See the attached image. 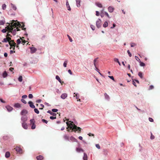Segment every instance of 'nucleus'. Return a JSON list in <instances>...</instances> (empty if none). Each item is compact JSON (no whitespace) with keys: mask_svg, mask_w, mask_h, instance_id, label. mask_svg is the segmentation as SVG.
<instances>
[{"mask_svg":"<svg viewBox=\"0 0 160 160\" xmlns=\"http://www.w3.org/2000/svg\"><path fill=\"white\" fill-rule=\"evenodd\" d=\"M35 121L34 119L30 120V124L32 125L31 128L33 129L35 128L36 125L35 124Z\"/></svg>","mask_w":160,"mask_h":160,"instance_id":"nucleus-4","label":"nucleus"},{"mask_svg":"<svg viewBox=\"0 0 160 160\" xmlns=\"http://www.w3.org/2000/svg\"><path fill=\"white\" fill-rule=\"evenodd\" d=\"M34 111L35 113H36L37 114H39V111L38 110L37 108H35L34 109Z\"/></svg>","mask_w":160,"mask_h":160,"instance_id":"nucleus-36","label":"nucleus"},{"mask_svg":"<svg viewBox=\"0 0 160 160\" xmlns=\"http://www.w3.org/2000/svg\"><path fill=\"white\" fill-rule=\"evenodd\" d=\"M66 5L68 10L70 11L71 10V9L69 5L68 1V0H67L66 1Z\"/></svg>","mask_w":160,"mask_h":160,"instance_id":"nucleus-15","label":"nucleus"},{"mask_svg":"<svg viewBox=\"0 0 160 160\" xmlns=\"http://www.w3.org/2000/svg\"><path fill=\"white\" fill-rule=\"evenodd\" d=\"M5 22L4 21H0V25H3L5 23Z\"/></svg>","mask_w":160,"mask_h":160,"instance_id":"nucleus-41","label":"nucleus"},{"mask_svg":"<svg viewBox=\"0 0 160 160\" xmlns=\"http://www.w3.org/2000/svg\"><path fill=\"white\" fill-rule=\"evenodd\" d=\"M14 149L18 153L21 154L23 152L22 150L19 147H16Z\"/></svg>","mask_w":160,"mask_h":160,"instance_id":"nucleus-3","label":"nucleus"},{"mask_svg":"<svg viewBox=\"0 0 160 160\" xmlns=\"http://www.w3.org/2000/svg\"><path fill=\"white\" fill-rule=\"evenodd\" d=\"M27 111L25 109L23 110L21 112V114L22 115H25L27 113Z\"/></svg>","mask_w":160,"mask_h":160,"instance_id":"nucleus-16","label":"nucleus"},{"mask_svg":"<svg viewBox=\"0 0 160 160\" xmlns=\"http://www.w3.org/2000/svg\"><path fill=\"white\" fill-rule=\"evenodd\" d=\"M21 120L22 122H25L27 120V118L26 116H23L21 118Z\"/></svg>","mask_w":160,"mask_h":160,"instance_id":"nucleus-7","label":"nucleus"},{"mask_svg":"<svg viewBox=\"0 0 160 160\" xmlns=\"http://www.w3.org/2000/svg\"><path fill=\"white\" fill-rule=\"evenodd\" d=\"M154 136H153L152 133L151 132V137H150V138L151 139H154Z\"/></svg>","mask_w":160,"mask_h":160,"instance_id":"nucleus-47","label":"nucleus"},{"mask_svg":"<svg viewBox=\"0 0 160 160\" xmlns=\"http://www.w3.org/2000/svg\"><path fill=\"white\" fill-rule=\"evenodd\" d=\"M108 10L109 12H113L114 8L112 7L109 6L108 8Z\"/></svg>","mask_w":160,"mask_h":160,"instance_id":"nucleus-14","label":"nucleus"},{"mask_svg":"<svg viewBox=\"0 0 160 160\" xmlns=\"http://www.w3.org/2000/svg\"><path fill=\"white\" fill-rule=\"evenodd\" d=\"M114 61L115 62H117L120 66L121 65V64L119 62L118 59L117 58H115L114 59Z\"/></svg>","mask_w":160,"mask_h":160,"instance_id":"nucleus-27","label":"nucleus"},{"mask_svg":"<svg viewBox=\"0 0 160 160\" xmlns=\"http://www.w3.org/2000/svg\"><path fill=\"white\" fill-rule=\"evenodd\" d=\"M108 22L107 21H106L104 22V23L103 24V27L104 28H106L108 26Z\"/></svg>","mask_w":160,"mask_h":160,"instance_id":"nucleus-26","label":"nucleus"},{"mask_svg":"<svg viewBox=\"0 0 160 160\" xmlns=\"http://www.w3.org/2000/svg\"><path fill=\"white\" fill-rule=\"evenodd\" d=\"M96 146L98 149H100V147L99 144H96Z\"/></svg>","mask_w":160,"mask_h":160,"instance_id":"nucleus-57","label":"nucleus"},{"mask_svg":"<svg viewBox=\"0 0 160 160\" xmlns=\"http://www.w3.org/2000/svg\"><path fill=\"white\" fill-rule=\"evenodd\" d=\"M40 106H41V108H40L39 109L42 110L43 109V108H44V105L42 104H40Z\"/></svg>","mask_w":160,"mask_h":160,"instance_id":"nucleus-56","label":"nucleus"},{"mask_svg":"<svg viewBox=\"0 0 160 160\" xmlns=\"http://www.w3.org/2000/svg\"><path fill=\"white\" fill-rule=\"evenodd\" d=\"M104 96H105L106 99H109V96L106 93H105L104 94Z\"/></svg>","mask_w":160,"mask_h":160,"instance_id":"nucleus-33","label":"nucleus"},{"mask_svg":"<svg viewBox=\"0 0 160 160\" xmlns=\"http://www.w3.org/2000/svg\"><path fill=\"white\" fill-rule=\"evenodd\" d=\"M135 59L137 60V61L138 62H140L141 61H140V59L137 56H135Z\"/></svg>","mask_w":160,"mask_h":160,"instance_id":"nucleus-39","label":"nucleus"},{"mask_svg":"<svg viewBox=\"0 0 160 160\" xmlns=\"http://www.w3.org/2000/svg\"><path fill=\"white\" fill-rule=\"evenodd\" d=\"M7 73L6 71H5L3 73L2 76L3 78H6L7 76Z\"/></svg>","mask_w":160,"mask_h":160,"instance_id":"nucleus-25","label":"nucleus"},{"mask_svg":"<svg viewBox=\"0 0 160 160\" xmlns=\"http://www.w3.org/2000/svg\"><path fill=\"white\" fill-rule=\"evenodd\" d=\"M70 140H71L72 141H73L75 139L74 137H71L70 138Z\"/></svg>","mask_w":160,"mask_h":160,"instance_id":"nucleus-61","label":"nucleus"},{"mask_svg":"<svg viewBox=\"0 0 160 160\" xmlns=\"http://www.w3.org/2000/svg\"><path fill=\"white\" fill-rule=\"evenodd\" d=\"M96 5L99 8H102V4L101 3H100L99 2H96Z\"/></svg>","mask_w":160,"mask_h":160,"instance_id":"nucleus-23","label":"nucleus"},{"mask_svg":"<svg viewBox=\"0 0 160 160\" xmlns=\"http://www.w3.org/2000/svg\"><path fill=\"white\" fill-rule=\"evenodd\" d=\"M22 127L25 129H28V125L25 122L22 123Z\"/></svg>","mask_w":160,"mask_h":160,"instance_id":"nucleus-10","label":"nucleus"},{"mask_svg":"<svg viewBox=\"0 0 160 160\" xmlns=\"http://www.w3.org/2000/svg\"><path fill=\"white\" fill-rule=\"evenodd\" d=\"M33 97V95L32 94H29L28 97L29 98H32Z\"/></svg>","mask_w":160,"mask_h":160,"instance_id":"nucleus-54","label":"nucleus"},{"mask_svg":"<svg viewBox=\"0 0 160 160\" xmlns=\"http://www.w3.org/2000/svg\"><path fill=\"white\" fill-rule=\"evenodd\" d=\"M154 86L153 85H151L149 87V90H151L153 89Z\"/></svg>","mask_w":160,"mask_h":160,"instance_id":"nucleus-59","label":"nucleus"},{"mask_svg":"<svg viewBox=\"0 0 160 160\" xmlns=\"http://www.w3.org/2000/svg\"><path fill=\"white\" fill-rule=\"evenodd\" d=\"M91 28L93 30H94L95 29V27L93 25H91L90 26Z\"/></svg>","mask_w":160,"mask_h":160,"instance_id":"nucleus-49","label":"nucleus"},{"mask_svg":"<svg viewBox=\"0 0 160 160\" xmlns=\"http://www.w3.org/2000/svg\"><path fill=\"white\" fill-rule=\"evenodd\" d=\"M31 52V53H33L36 52L37 51V49L34 47H31L30 48Z\"/></svg>","mask_w":160,"mask_h":160,"instance_id":"nucleus-12","label":"nucleus"},{"mask_svg":"<svg viewBox=\"0 0 160 160\" xmlns=\"http://www.w3.org/2000/svg\"><path fill=\"white\" fill-rule=\"evenodd\" d=\"M97 58H95L93 62H94V65L95 67H96V62L97 61Z\"/></svg>","mask_w":160,"mask_h":160,"instance_id":"nucleus-42","label":"nucleus"},{"mask_svg":"<svg viewBox=\"0 0 160 160\" xmlns=\"http://www.w3.org/2000/svg\"><path fill=\"white\" fill-rule=\"evenodd\" d=\"M77 3V6L78 7H79L80 6V0H76Z\"/></svg>","mask_w":160,"mask_h":160,"instance_id":"nucleus-18","label":"nucleus"},{"mask_svg":"<svg viewBox=\"0 0 160 160\" xmlns=\"http://www.w3.org/2000/svg\"><path fill=\"white\" fill-rule=\"evenodd\" d=\"M108 77L111 79L112 80H113L114 81V78L113 76H108Z\"/></svg>","mask_w":160,"mask_h":160,"instance_id":"nucleus-62","label":"nucleus"},{"mask_svg":"<svg viewBox=\"0 0 160 160\" xmlns=\"http://www.w3.org/2000/svg\"><path fill=\"white\" fill-rule=\"evenodd\" d=\"M27 96L26 95H24L22 96V98H27Z\"/></svg>","mask_w":160,"mask_h":160,"instance_id":"nucleus-64","label":"nucleus"},{"mask_svg":"<svg viewBox=\"0 0 160 160\" xmlns=\"http://www.w3.org/2000/svg\"><path fill=\"white\" fill-rule=\"evenodd\" d=\"M52 112H56L58 111V110L57 109H52Z\"/></svg>","mask_w":160,"mask_h":160,"instance_id":"nucleus-50","label":"nucleus"},{"mask_svg":"<svg viewBox=\"0 0 160 160\" xmlns=\"http://www.w3.org/2000/svg\"><path fill=\"white\" fill-rule=\"evenodd\" d=\"M28 103L29 105V106L31 108H35V106L32 102L29 101L28 102Z\"/></svg>","mask_w":160,"mask_h":160,"instance_id":"nucleus-8","label":"nucleus"},{"mask_svg":"<svg viewBox=\"0 0 160 160\" xmlns=\"http://www.w3.org/2000/svg\"><path fill=\"white\" fill-rule=\"evenodd\" d=\"M83 158V160H88V156L86 153H84V156Z\"/></svg>","mask_w":160,"mask_h":160,"instance_id":"nucleus-21","label":"nucleus"},{"mask_svg":"<svg viewBox=\"0 0 160 160\" xmlns=\"http://www.w3.org/2000/svg\"><path fill=\"white\" fill-rule=\"evenodd\" d=\"M8 30V29H2V32H3V33H5Z\"/></svg>","mask_w":160,"mask_h":160,"instance_id":"nucleus-51","label":"nucleus"},{"mask_svg":"<svg viewBox=\"0 0 160 160\" xmlns=\"http://www.w3.org/2000/svg\"><path fill=\"white\" fill-rule=\"evenodd\" d=\"M67 36L68 37L70 42H72V39L70 38V37L68 35H67Z\"/></svg>","mask_w":160,"mask_h":160,"instance_id":"nucleus-60","label":"nucleus"},{"mask_svg":"<svg viewBox=\"0 0 160 160\" xmlns=\"http://www.w3.org/2000/svg\"><path fill=\"white\" fill-rule=\"evenodd\" d=\"M68 62V61H64V63H63V66L64 67H67V63Z\"/></svg>","mask_w":160,"mask_h":160,"instance_id":"nucleus-38","label":"nucleus"},{"mask_svg":"<svg viewBox=\"0 0 160 160\" xmlns=\"http://www.w3.org/2000/svg\"><path fill=\"white\" fill-rule=\"evenodd\" d=\"M24 26L25 25L23 22H22L20 23L19 22H13L11 23L10 27L8 26V30L9 31V32H11L12 34L15 35L16 33V29H14V28H16L17 27H18L19 28H22V30H25L26 28H24Z\"/></svg>","mask_w":160,"mask_h":160,"instance_id":"nucleus-1","label":"nucleus"},{"mask_svg":"<svg viewBox=\"0 0 160 160\" xmlns=\"http://www.w3.org/2000/svg\"><path fill=\"white\" fill-rule=\"evenodd\" d=\"M139 62L140 63V65L141 66L144 67L145 66V64L143 62Z\"/></svg>","mask_w":160,"mask_h":160,"instance_id":"nucleus-37","label":"nucleus"},{"mask_svg":"<svg viewBox=\"0 0 160 160\" xmlns=\"http://www.w3.org/2000/svg\"><path fill=\"white\" fill-rule=\"evenodd\" d=\"M10 156V153L9 152H7L5 154V157L6 158H8Z\"/></svg>","mask_w":160,"mask_h":160,"instance_id":"nucleus-19","label":"nucleus"},{"mask_svg":"<svg viewBox=\"0 0 160 160\" xmlns=\"http://www.w3.org/2000/svg\"><path fill=\"white\" fill-rule=\"evenodd\" d=\"M6 5L5 4H3L2 6V9L3 10H4L6 9Z\"/></svg>","mask_w":160,"mask_h":160,"instance_id":"nucleus-29","label":"nucleus"},{"mask_svg":"<svg viewBox=\"0 0 160 160\" xmlns=\"http://www.w3.org/2000/svg\"><path fill=\"white\" fill-rule=\"evenodd\" d=\"M47 112L48 113H50L51 115H52L53 116H56V113L53 112L50 110H48V111H47Z\"/></svg>","mask_w":160,"mask_h":160,"instance_id":"nucleus-17","label":"nucleus"},{"mask_svg":"<svg viewBox=\"0 0 160 160\" xmlns=\"http://www.w3.org/2000/svg\"><path fill=\"white\" fill-rule=\"evenodd\" d=\"M21 42V39L20 38L18 39L17 40V44H19Z\"/></svg>","mask_w":160,"mask_h":160,"instance_id":"nucleus-34","label":"nucleus"},{"mask_svg":"<svg viewBox=\"0 0 160 160\" xmlns=\"http://www.w3.org/2000/svg\"><path fill=\"white\" fill-rule=\"evenodd\" d=\"M69 122H71L70 123H69L68 122H66L67 125L68 126L67 129L68 128H70L71 129H72V130L75 132H76V131H77L78 133H80L81 128L80 127H77L74 124H73V122H71V121H69Z\"/></svg>","mask_w":160,"mask_h":160,"instance_id":"nucleus-2","label":"nucleus"},{"mask_svg":"<svg viewBox=\"0 0 160 160\" xmlns=\"http://www.w3.org/2000/svg\"><path fill=\"white\" fill-rule=\"evenodd\" d=\"M103 11V9H102V11H101V12L100 13V16L102 18L104 17V13L102 12Z\"/></svg>","mask_w":160,"mask_h":160,"instance_id":"nucleus-40","label":"nucleus"},{"mask_svg":"<svg viewBox=\"0 0 160 160\" xmlns=\"http://www.w3.org/2000/svg\"><path fill=\"white\" fill-rule=\"evenodd\" d=\"M138 76L140 77L141 78H143V76L142 73L141 72H139L138 74Z\"/></svg>","mask_w":160,"mask_h":160,"instance_id":"nucleus-30","label":"nucleus"},{"mask_svg":"<svg viewBox=\"0 0 160 160\" xmlns=\"http://www.w3.org/2000/svg\"><path fill=\"white\" fill-rule=\"evenodd\" d=\"M102 21L100 19H98L96 22V25L98 28H99L101 26Z\"/></svg>","mask_w":160,"mask_h":160,"instance_id":"nucleus-5","label":"nucleus"},{"mask_svg":"<svg viewBox=\"0 0 160 160\" xmlns=\"http://www.w3.org/2000/svg\"><path fill=\"white\" fill-rule=\"evenodd\" d=\"M36 158L37 160H43L44 159V157L42 156L39 155L36 157Z\"/></svg>","mask_w":160,"mask_h":160,"instance_id":"nucleus-13","label":"nucleus"},{"mask_svg":"<svg viewBox=\"0 0 160 160\" xmlns=\"http://www.w3.org/2000/svg\"><path fill=\"white\" fill-rule=\"evenodd\" d=\"M18 80L20 82H22V76H20L18 78Z\"/></svg>","mask_w":160,"mask_h":160,"instance_id":"nucleus-32","label":"nucleus"},{"mask_svg":"<svg viewBox=\"0 0 160 160\" xmlns=\"http://www.w3.org/2000/svg\"><path fill=\"white\" fill-rule=\"evenodd\" d=\"M7 40H8V42H10V41L12 40L11 39V38L10 37H7Z\"/></svg>","mask_w":160,"mask_h":160,"instance_id":"nucleus-63","label":"nucleus"},{"mask_svg":"<svg viewBox=\"0 0 160 160\" xmlns=\"http://www.w3.org/2000/svg\"><path fill=\"white\" fill-rule=\"evenodd\" d=\"M42 120L43 122L45 123L46 124H47L48 122V121L45 119H42Z\"/></svg>","mask_w":160,"mask_h":160,"instance_id":"nucleus-45","label":"nucleus"},{"mask_svg":"<svg viewBox=\"0 0 160 160\" xmlns=\"http://www.w3.org/2000/svg\"><path fill=\"white\" fill-rule=\"evenodd\" d=\"M149 120L150 122H153V119L151 118H149Z\"/></svg>","mask_w":160,"mask_h":160,"instance_id":"nucleus-58","label":"nucleus"},{"mask_svg":"<svg viewBox=\"0 0 160 160\" xmlns=\"http://www.w3.org/2000/svg\"><path fill=\"white\" fill-rule=\"evenodd\" d=\"M8 42V40H7V38H4L2 41V42Z\"/></svg>","mask_w":160,"mask_h":160,"instance_id":"nucleus-46","label":"nucleus"},{"mask_svg":"<svg viewBox=\"0 0 160 160\" xmlns=\"http://www.w3.org/2000/svg\"><path fill=\"white\" fill-rule=\"evenodd\" d=\"M66 140H69V137L67 135H65L63 137Z\"/></svg>","mask_w":160,"mask_h":160,"instance_id":"nucleus-31","label":"nucleus"},{"mask_svg":"<svg viewBox=\"0 0 160 160\" xmlns=\"http://www.w3.org/2000/svg\"><path fill=\"white\" fill-rule=\"evenodd\" d=\"M6 28H7V29H8V32L7 33V36L9 37V36H11L10 35V34H9V32H9V31L8 30V26L7 27H6Z\"/></svg>","mask_w":160,"mask_h":160,"instance_id":"nucleus-44","label":"nucleus"},{"mask_svg":"<svg viewBox=\"0 0 160 160\" xmlns=\"http://www.w3.org/2000/svg\"><path fill=\"white\" fill-rule=\"evenodd\" d=\"M76 151L78 152H83V150L82 149L80 148H76Z\"/></svg>","mask_w":160,"mask_h":160,"instance_id":"nucleus-22","label":"nucleus"},{"mask_svg":"<svg viewBox=\"0 0 160 160\" xmlns=\"http://www.w3.org/2000/svg\"><path fill=\"white\" fill-rule=\"evenodd\" d=\"M21 101L24 104H26L27 103L26 101L23 99H22Z\"/></svg>","mask_w":160,"mask_h":160,"instance_id":"nucleus-53","label":"nucleus"},{"mask_svg":"<svg viewBox=\"0 0 160 160\" xmlns=\"http://www.w3.org/2000/svg\"><path fill=\"white\" fill-rule=\"evenodd\" d=\"M14 107L16 108H20L21 107V105L19 103H15L14 105Z\"/></svg>","mask_w":160,"mask_h":160,"instance_id":"nucleus-20","label":"nucleus"},{"mask_svg":"<svg viewBox=\"0 0 160 160\" xmlns=\"http://www.w3.org/2000/svg\"><path fill=\"white\" fill-rule=\"evenodd\" d=\"M11 5L12 6V8L14 10H16L17 9V8L14 5L11 4Z\"/></svg>","mask_w":160,"mask_h":160,"instance_id":"nucleus-35","label":"nucleus"},{"mask_svg":"<svg viewBox=\"0 0 160 160\" xmlns=\"http://www.w3.org/2000/svg\"><path fill=\"white\" fill-rule=\"evenodd\" d=\"M54 116L55 117H54V116H50V119H52V120L56 119V116Z\"/></svg>","mask_w":160,"mask_h":160,"instance_id":"nucleus-43","label":"nucleus"},{"mask_svg":"<svg viewBox=\"0 0 160 160\" xmlns=\"http://www.w3.org/2000/svg\"><path fill=\"white\" fill-rule=\"evenodd\" d=\"M9 43L10 46V49H11L12 47H15L16 46V43L13 40L10 41V42H9Z\"/></svg>","mask_w":160,"mask_h":160,"instance_id":"nucleus-6","label":"nucleus"},{"mask_svg":"<svg viewBox=\"0 0 160 160\" xmlns=\"http://www.w3.org/2000/svg\"><path fill=\"white\" fill-rule=\"evenodd\" d=\"M104 14H105V15L109 18H110V17H109V15H108V13L106 12H104Z\"/></svg>","mask_w":160,"mask_h":160,"instance_id":"nucleus-52","label":"nucleus"},{"mask_svg":"<svg viewBox=\"0 0 160 160\" xmlns=\"http://www.w3.org/2000/svg\"><path fill=\"white\" fill-rule=\"evenodd\" d=\"M136 44L134 43H131V47H134L135 46H136Z\"/></svg>","mask_w":160,"mask_h":160,"instance_id":"nucleus-48","label":"nucleus"},{"mask_svg":"<svg viewBox=\"0 0 160 160\" xmlns=\"http://www.w3.org/2000/svg\"><path fill=\"white\" fill-rule=\"evenodd\" d=\"M56 79H57V80H58V81L61 83H62V81L61 80V79L60 78H59V77L58 76V75H57L56 76Z\"/></svg>","mask_w":160,"mask_h":160,"instance_id":"nucleus-24","label":"nucleus"},{"mask_svg":"<svg viewBox=\"0 0 160 160\" xmlns=\"http://www.w3.org/2000/svg\"><path fill=\"white\" fill-rule=\"evenodd\" d=\"M68 96V94L67 93H63L61 96V98L62 99H65Z\"/></svg>","mask_w":160,"mask_h":160,"instance_id":"nucleus-11","label":"nucleus"},{"mask_svg":"<svg viewBox=\"0 0 160 160\" xmlns=\"http://www.w3.org/2000/svg\"><path fill=\"white\" fill-rule=\"evenodd\" d=\"M22 38H24V37H22V38H20L21 42H22V43L24 45L26 42V41L25 40L23 39Z\"/></svg>","mask_w":160,"mask_h":160,"instance_id":"nucleus-28","label":"nucleus"},{"mask_svg":"<svg viewBox=\"0 0 160 160\" xmlns=\"http://www.w3.org/2000/svg\"><path fill=\"white\" fill-rule=\"evenodd\" d=\"M6 108L8 112L11 111L13 109V108L9 105L6 106Z\"/></svg>","mask_w":160,"mask_h":160,"instance_id":"nucleus-9","label":"nucleus"},{"mask_svg":"<svg viewBox=\"0 0 160 160\" xmlns=\"http://www.w3.org/2000/svg\"><path fill=\"white\" fill-rule=\"evenodd\" d=\"M127 52L128 54V55L130 57H131L132 56V54L129 51V50L127 51Z\"/></svg>","mask_w":160,"mask_h":160,"instance_id":"nucleus-55","label":"nucleus"}]
</instances>
